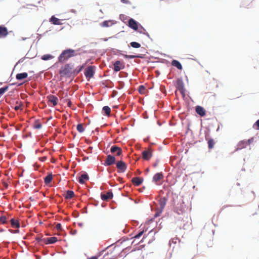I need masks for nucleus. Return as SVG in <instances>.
Instances as JSON below:
<instances>
[{
  "label": "nucleus",
  "instance_id": "nucleus-1",
  "mask_svg": "<svg viewBox=\"0 0 259 259\" xmlns=\"http://www.w3.org/2000/svg\"><path fill=\"white\" fill-rule=\"evenodd\" d=\"M79 55L80 54H78ZM78 55L76 51L71 48H67L63 50L58 57V61L61 63H64L71 57Z\"/></svg>",
  "mask_w": 259,
  "mask_h": 259
},
{
  "label": "nucleus",
  "instance_id": "nucleus-2",
  "mask_svg": "<svg viewBox=\"0 0 259 259\" xmlns=\"http://www.w3.org/2000/svg\"><path fill=\"white\" fill-rule=\"evenodd\" d=\"M73 67V64L67 63L62 67L59 71L61 76L70 77L72 76V70Z\"/></svg>",
  "mask_w": 259,
  "mask_h": 259
},
{
  "label": "nucleus",
  "instance_id": "nucleus-3",
  "mask_svg": "<svg viewBox=\"0 0 259 259\" xmlns=\"http://www.w3.org/2000/svg\"><path fill=\"white\" fill-rule=\"evenodd\" d=\"M130 28L139 32V28L145 31L144 27L138 21L132 18H129L127 24H126Z\"/></svg>",
  "mask_w": 259,
  "mask_h": 259
},
{
  "label": "nucleus",
  "instance_id": "nucleus-4",
  "mask_svg": "<svg viewBox=\"0 0 259 259\" xmlns=\"http://www.w3.org/2000/svg\"><path fill=\"white\" fill-rule=\"evenodd\" d=\"M175 85L176 89L179 90L183 98L186 96V90L185 88L184 83L182 77H179L177 78Z\"/></svg>",
  "mask_w": 259,
  "mask_h": 259
},
{
  "label": "nucleus",
  "instance_id": "nucleus-5",
  "mask_svg": "<svg viewBox=\"0 0 259 259\" xmlns=\"http://www.w3.org/2000/svg\"><path fill=\"white\" fill-rule=\"evenodd\" d=\"M175 85L176 89L179 90L183 98L186 96V90L185 88L184 83L182 77H179L177 78Z\"/></svg>",
  "mask_w": 259,
  "mask_h": 259
},
{
  "label": "nucleus",
  "instance_id": "nucleus-6",
  "mask_svg": "<svg viewBox=\"0 0 259 259\" xmlns=\"http://www.w3.org/2000/svg\"><path fill=\"white\" fill-rule=\"evenodd\" d=\"M96 67L95 66H89L84 70V74L85 77L89 79L93 78L96 72Z\"/></svg>",
  "mask_w": 259,
  "mask_h": 259
},
{
  "label": "nucleus",
  "instance_id": "nucleus-7",
  "mask_svg": "<svg viewBox=\"0 0 259 259\" xmlns=\"http://www.w3.org/2000/svg\"><path fill=\"white\" fill-rule=\"evenodd\" d=\"M115 164L118 173H123L125 171L127 165L125 162L120 160L117 161Z\"/></svg>",
  "mask_w": 259,
  "mask_h": 259
},
{
  "label": "nucleus",
  "instance_id": "nucleus-8",
  "mask_svg": "<svg viewBox=\"0 0 259 259\" xmlns=\"http://www.w3.org/2000/svg\"><path fill=\"white\" fill-rule=\"evenodd\" d=\"M116 162L115 157L112 155L108 154L102 164L105 166H108L115 164Z\"/></svg>",
  "mask_w": 259,
  "mask_h": 259
},
{
  "label": "nucleus",
  "instance_id": "nucleus-9",
  "mask_svg": "<svg viewBox=\"0 0 259 259\" xmlns=\"http://www.w3.org/2000/svg\"><path fill=\"white\" fill-rule=\"evenodd\" d=\"M121 56L125 59H132L134 58L144 59L146 58L145 54H138L137 55H126L122 54Z\"/></svg>",
  "mask_w": 259,
  "mask_h": 259
},
{
  "label": "nucleus",
  "instance_id": "nucleus-10",
  "mask_svg": "<svg viewBox=\"0 0 259 259\" xmlns=\"http://www.w3.org/2000/svg\"><path fill=\"white\" fill-rule=\"evenodd\" d=\"M47 98L50 104V106H55L58 104V99L56 96L52 95H50L47 97Z\"/></svg>",
  "mask_w": 259,
  "mask_h": 259
},
{
  "label": "nucleus",
  "instance_id": "nucleus-11",
  "mask_svg": "<svg viewBox=\"0 0 259 259\" xmlns=\"http://www.w3.org/2000/svg\"><path fill=\"white\" fill-rule=\"evenodd\" d=\"M89 180V176L88 173L85 171H82L80 177L77 179L78 182L81 184H84L85 181H88Z\"/></svg>",
  "mask_w": 259,
  "mask_h": 259
},
{
  "label": "nucleus",
  "instance_id": "nucleus-12",
  "mask_svg": "<svg viewBox=\"0 0 259 259\" xmlns=\"http://www.w3.org/2000/svg\"><path fill=\"white\" fill-rule=\"evenodd\" d=\"M195 111L200 117H204L206 115L205 109L201 106L197 105L195 106Z\"/></svg>",
  "mask_w": 259,
  "mask_h": 259
},
{
  "label": "nucleus",
  "instance_id": "nucleus-13",
  "mask_svg": "<svg viewBox=\"0 0 259 259\" xmlns=\"http://www.w3.org/2000/svg\"><path fill=\"white\" fill-rule=\"evenodd\" d=\"M164 178L163 174L162 172L156 173L153 177L152 182L158 185V182Z\"/></svg>",
  "mask_w": 259,
  "mask_h": 259
},
{
  "label": "nucleus",
  "instance_id": "nucleus-14",
  "mask_svg": "<svg viewBox=\"0 0 259 259\" xmlns=\"http://www.w3.org/2000/svg\"><path fill=\"white\" fill-rule=\"evenodd\" d=\"M116 23V21L112 20H104L100 23L103 27H108Z\"/></svg>",
  "mask_w": 259,
  "mask_h": 259
},
{
  "label": "nucleus",
  "instance_id": "nucleus-15",
  "mask_svg": "<svg viewBox=\"0 0 259 259\" xmlns=\"http://www.w3.org/2000/svg\"><path fill=\"white\" fill-rule=\"evenodd\" d=\"M7 28L4 25H0V38L6 37L8 35Z\"/></svg>",
  "mask_w": 259,
  "mask_h": 259
},
{
  "label": "nucleus",
  "instance_id": "nucleus-16",
  "mask_svg": "<svg viewBox=\"0 0 259 259\" xmlns=\"http://www.w3.org/2000/svg\"><path fill=\"white\" fill-rule=\"evenodd\" d=\"M113 197V194L112 190L108 191L106 194L101 193V198L103 200L111 199Z\"/></svg>",
  "mask_w": 259,
  "mask_h": 259
},
{
  "label": "nucleus",
  "instance_id": "nucleus-17",
  "mask_svg": "<svg viewBox=\"0 0 259 259\" xmlns=\"http://www.w3.org/2000/svg\"><path fill=\"white\" fill-rule=\"evenodd\" d=\"M143 158L146 160H149L152 156V151L150 150H144L142 152Z\"/></svg>",
  "mask_w": 259,
  "mask_h": 259
},
{
  "label": "nucleus",
  "instance_id": "nucleus-18",
  "mask_svg": "<svg viewBox=\"0 0 259 259\" xmlns=\"http://www.w3.org/2000/svg\"><path fill=\"white\" fill-rule=\"evenodd\" d=\"M144 181V179L142 177H134L132 182L134 183L136 186H139L141 185Z\"/></svg>",
  "mask_w": 259,
  "mask_h": 259
},
{
  "label": "nucleus",
  "instance_id": "nucleus-19",
  "mask_svg": "<svg viewBox=\"0 0 259 259\" xmlns=\"http://www.w3.org/2000/svg\"><path fill=\"white\" fill-rule=\"evenodd\" d=\"M50 22L53 25H62V23L61 22V20L56 18L55 15H53L49 19Z\"/></svg>",
  "mask_w": 259,
  "mask_h": 259
},
{
  "label": "nucleus",
  "instance_id": "nucleus-20",
  "mask_svg": "<svg viewBox=\"0 0 259 259\" xmlns=\"http://www.w3.org/2000/svg\"><path fill=\"white\" fill-rule=\"evenodd\" d=\"M84 68V65H79L72 70V76H75L81 72Z\"/></svg>",
  "mask_w": 259,
  "mask_h": 259
},
{
  "label": "nucleus",
  "instance_id": "nucleus-21",
  "mask_svg": "<svg viewBox=\"0 0 259 259\" xmlns=\"http://www.w3.org/2000/svg\"><path fill=\"white\" fill-rule=\"evenodd\" d=\"M246 143H245V140H242L238 142L236 147H235V151H238L243 148H244L246 147Z\"/></svg>",
  "mask_w": 259,
  "mask_h": 259
},
{
  "label": "nucleus",
  "instance_id": "nucleus-22",
  "mask_svg": "<svg viewBox=\"0 0 259 259\" xmlns=\"http://www.w3.org/2000/svg\"><path fill=\"white\" fill-rule=\"evenodd\" d=\"M171 64L172 66L176 67L179 70H182V69H183V66H182V64L181 63V62L179 61H178L177 60L173 59L171 61Z\"/></svg>",
  "mask_w": 259,
  "mask_h": 259
},
{
  "label": "nucleus",
  "instance_id": "nucleus-23",
  "mask_svg": "<svg viewBox=\"0 0 259 259\" xmlns=\"http://www.w3.org/2000/svg\"><path fill=\"white\" fill-rule=\"evenodd\" d=\"M28 77V73L27 72H22L17 73L16 75V78L18 80H22Z\"/></svg>",
  "mask_w": 259,
  "mask_h": 259
},
{
  "label": "nucleus",
  "instance_id": "nucleus-24",
  "mask_svg": "<svg viewBox=\"0 0 259 259\" xmlns=\"http://www.w3.org/2000/svg\"><path fill=\"white\" fill-rule=\"evenodd\" d=\"M116 151H117V152L116 153V155H120L121 154V153H122V150L121 149L116 146V145H113L111 146V148H110V151L112 152V153H113V152H116Z\"/></svg>",
  "mask_w": 259,
  "mask_h": 259
},
{
  "label": "nucleus",
  "instance_id": "nucleus-25",
  "mask_svg": "<svg viewBox=\"0 0 259 259\" xmlns=\"http://www.w3.org/2000/svg\"><path fill=\"white\" fill-rule=\"evenodd\" d=\"M167 201V199L166 197H162L160 199L159 202V208L161 210H163V209L166 205Z\"/></svg>",
  "mask_w": 259,
  "mask_h": 259
},
{
  "label": "nucleus",
  "instance_id": "nucleus-26",
  "mask_svg": "<svg viewBox=\"0 0 259 259\" xmlns=\"http://www.w3.org/2000/svg\"><path fill=\"white\" fill-rule=\"evenodd\" d=\"M113 67V70L114 72H117L120 70L119 65L120 64V61L117 60L114 62H112Z\"/></svg>",
  "mask_w": 259,
  "mask_h": 259
},
{
  "label": "nucleus",
  "instance_id": "nucleus-27",
  "mask_svg": "<svg viewBox=\"0 0 259 259\" xmlns=\"http://www.w3.org/2000/svg\"><path fill=\"white\" fill-rule=\"evenodd\" d=\"M111 112V108L108 106H104L102 108V114L104 116L109 115Z\"/></svg>",
  "mask_w": 259,
  "mask_h": 259
},
{
  "label": "nucleus",
  "instance_id": "nucleus-28",
  "mask_svg": "<svg viewBox=\"0 0 259 259\" xmlns=\"http://www.w3.org/2000/svg\"><path fill=\"white\" fill-rule=\"evenodd\" d=\"M58 240L56 237H52L45 238V243L47 244H52L56 243Z\"/></svg>",
  "mask_w": 259,
  "mask_h": 259
},
{
  "label": "nucleus",
  "instance_id": "nucleus-29",
  "mask_svg": "<svg viewBox=\"0 0 259 259\" xmlns=\"http://www.w3.org/2000/svg\"><path fill=\"white\" fill-rule=\"evenodd\" d=\"M205 139L207 141L208 147L209 149H211L214 147L215 142L212 138L208 139L207 135H205Z\"/></svg>",
  "mask_w": 259,
  "mask_h": 259
},
{
  "label": "nucleus",
  "instance_id": "nucleus-30",
  "mask_svg": "<svg viewBox=\"0 0 259 259\" xmlns=\"http://www.w3.org/2000/svg\"><path fill=\"white\" fill-rule=\"evenodd\" d=\"M107 51L109 53H113L114 55H122L121 52H123L119 50H117V49H114V48H109L107 49Z\"/></svg>",
  "mask_w": 259,
  "mask_h": 259
},
{
  "label": "nucleus",
  "instance_id": "nucleus-31",
  "mask_svg": "<svg viewBox=\"0 0 259 259\" xmlns=\"http://www.w3.org/2000/svg\"><path fill=\"white\" fill-rule=\"evenodd\" d=\"M53 175L50 173L44 178V182L46 184H49L52 180Z\"/></svg>",
  "mask_w": 259,
  "mask_h": 259
},
{
  "label": "nucleus",
  "instance_id": "nucleus-32",
  "mask_svg": "<svg viewBox=\"0 0 259 259\" xmlns=\"http://www.w3.org/2000/svg\"><path fill=\"white\" fill-rule=\"evenodd\" d=\"M11 223L13 227H16L19 229L20 227V224L18 221L15 220V219L12 218L11 219Z\"/></svg>",
  "mask_w": 259,
  "mask_h": 259
},
{
  "label": "nucleus",
  "instance_id": "nucleus-33",
  "mask_svg": "<svg viewBox=\"0 0 259 259\" xmlns=\"http://www.w3.org/2000/svg\"><path fill=\"white\" fill-rule=\"evenodd\" d=\"M74 192L71 190H68L66 192V194L65 196L66 199H71L74 196Z\"/></svg>",
  "mask_w": 259,
  "mask_h": 259
},
{
  "label": "nucleus",
  "instance_id": "nucleus-34",
  "mask_svg": "<svg viewBox=\"0 0 259 259\" xmlns=\"http://www.w3.org/2000/svg\"><path fill=\"white\" fill-rule=\"evenodd\" d=\"M54 58V56H53L52 55L49 54H45V55L41 56V59L42 60H44V61H47V60L52 59Z\"/></svg>",
  "mask_w": 259,
  "mask_h": 259
},
{
  "label": "nucleus",
  "instance_id": "nucleus-35",
  "mask_svg": "<svg viewBox=\"0 0 259 259\" xmlns=\"http://www.w3.org/2000/svg\"><path fill=\"white\" fill-rule=\"evenodd\" d=\"M33 57H29V56H28V53H27V54H26V55L25 56V57H23V58H21V59H20V60H19V61L16 63V64H15V67H16V66L17 65H18L19 64L22 63V62L24 61V60H25V59H26V58H30H30H33Z\"/></svg>",
  "mask_w": 259,
  "mask_h": 259
},
{
  "label": "nucleus",
  "instance_id": "nucleus-36",
  "mask_svg": "<svg viewBox=\"0 0 259 259\" xmlns=\"http://www.w3.org/2000/svg\"><path fill=\"white\" fill-rule=\"evenodd\" d=\"M130 45L131 47L135 49H138L141 47V44L137 41H132Z\"/></svg>",
  "mask_w": 259,
  "mask_h": 259
},
{
  "label": "nucleus",
  "instance_id": "nucleus-37",
  "mask_svg": "<svg viewBox=\"0 0 259 259\" xmlns=\"http://www.w3.org/2000/svg\"><path fill=\"white\" fill-rule=\"evenodd\" d=\"M8 85H6L0 88V98L8 91Z\"/></svg>",
  "mask_w": 259,
  "mask_h": 259
},
{
  "label": "nucleus",
  "instance_id": "nucleus-38",
  "mask_svg": "<svg viewBox=\"0 0 259 259\" xmlns=\"http://www.w3.org/2000/svg\"><path fill=\"white\" fill-rule=\"evenodd\" d=\"M76 129L77 131L80 133H83L84 131V127H83V125L80 123L77 124Z\"/></svg>",
  "mask_w": 259,
  "mask_h": 259
},
{
  "label": "nucleus",
  "instance_id": "nucleus-39",
  "mask_svg": "<svg viewBox=\"0 0 259 259\" xmlns=\"http://www.w3.org/2000/svg\"><path fill=\"white\" fill-rule=\"evenodd\" d=\"M145 231L144 230H140L134 236V238L138 239L140 238L143 234L144 233Z\"/></svg>",
  "mask_w": 259,
  "mask_h": 259
},
{
  "label": "nucleus",
  "instance_id": "nucleus-40",
  "mask_svg": "<svg viewBox=\"0 0 259 259\" xmlns=\"http://www.w3.org/2000/svg\"><path fill=\"white\" fill-rule=\"evenodd\" d=\"M42 127L41 123L38 121H35L33 125V128L34 129H40Z\"/></svg>",
  "mask_w": 259,
  "mask_h": 259
},
{
  "label": "nucleus",
  "instance_id": "nucleus-41",
  "mask_svg": "<svg viewBox=\"0 0 259 259\" xmlns=\"http://www.w3.org/2000/svg\"><path fill=\"white\" fill-rule=\"evenodd\" d=\"M119 19L124 23L126 24L124 21L127 19H129V17L124 14H120Z\"/></svg>",
  "mask_w": 259,
  "mask_h": 259
},
{
  "label": "nucleus",
  "instance_id": "nucleus-42",
  "mask_svg": "<svg viewBox=\"0 0 259 259\" xmlns=\"http://www.w3.org/2000/svg\"><path fill=\"white\" fill-rule=\"evenodd\" d=\"M0 222L3 224H5L7 222V218L6 215H2L0 217Z\"/></svg>",
  "mask_w": 259,
  "mask_h": 259
},
{
  "label": "nucleus",
  "instance_id": "nucleus-43",
  "mask_svg": "<svg viewBox=\"0 0 259 259\" xmlns=\"http://www.w3.org/2000/svg\"><path fill=\"white\" fill-rule=\"evenodd\" d=\"M145 87L144 85H140L139 87L138 91L140 94H144V92L145 90Z\"/></svg>",
  "mask_w": 259,
  "mask_h": 259
},
{
  "label": "nucleus",
  "instance_id": "nucleus-44",
  "mask_svg": "<svg viewBox=\"0 0 259 259\" xmlns=\"http://www.w3.org/2000/svg\"><path fill=\"white\" fill-rule=\"evenodd\" d=\"M111 245H109L108 246H107V247L105 248L103 250H102V251H100L99 252H98V253L96 255H95V256L96 257H98V259L99 258V257H100L103 253V252L107 249Z\"/></svg>",
  "mask_w": 259,
  "mask_h": 259
},
{
  "label": "nucleus",
  "instance_id": "nucleus-45",
  "mask_svg": "<svg viewBox=\"0 0 259 259\" xmlns=\"http://www.w3.org/2000/svg\"><path fill=\"white\" fill-rule=\"evenodd\" d=\"M253 128L259 130V119H257L253 125Z\"/></svg>",
  "mask_w": 259,
  "mask_h": 259
},
{
  "label": "nucleus",
  "instance_id": "nucleus-46",
  "mask_svg": "<svg viewBox=\"0 0 259 259\" xmlns=\"http://www.w3.org/2000/svg\"><path fill=\"white\" fill-rule=\"evenodd\" d=\"M128 73L125 72H120L119 74V76L121 78L127 77Z\"/></svg>",
  "mask_w": 259,
  "mask_h": 259
},
{
  "label": "nucleus",
  "instance_id": "nucleus-47",
  "mask_svg": "<svg viewBox=\"0 0 259 259\" xmlns=\"http://www.w3.org/2000/svg\"><path fill=\"white\" fill-rule=\"evenodd\" d=\"M139 33L140 34H143L144 35H146L149 38H150L151 40H152V39L150 37V35L149 34V33L147 32H146V30L144 31V32L142 30H139Z\"/></svg>",
  "mask_w": 259,
  "mask_h": 259
},
{
  "label": "nucleus",
  "instance_id": "nucleus-48",
  "mask_svg": "<svg viewBox=\"0 0 259 259\" xmlns=\"http://www.w3.org/2000/svg\"><path fill=\"white\" fill-rule=\"evenodd\" d=\"M118 83V87L117 89L119 90L122 89L124 86V82L122 81H119Z\"/></svg>",
  "mask_w": 259,
  "mask_h": 259
},
{
  "label": "nucleus",
  "instance_id": "nucleus-49",
  "mask_svg": "<svg viewBox=\"0 0 259 259\" xmlns=\"http://www.w3.org/2000/svg\"><path fill=\"white\" fill-rule=\"evenodd\" d=\"M56 228L58 231L64 232L62 228V225L60 223H57L56 226Z\"/></svg>",
  "mask_w": 259,
  "mask_h": 259
},
{
  "label": "nucleus",
  "instance_id": "nucleus-50",
  "mask_svg": "<svg viewBox=\"0 0 259 259\" xmlns=\"http://www.w3.org/2000/svg\"><path fill=\"white\" fill-rule=\"evenodd\" d=\"M86 53L93 54L94 55L96 54V51L93 49L90 50L89 51H83V54H86Z\"/></svg>",
  "mask_w": 259,
  "mask_h": 259
},
{
  "label": "nucleus",
  "instance_id": "nucleus-51",
  "mask_svg": "<svg viewBox=\"0 0 259 259\" xmlns=\"http://www.w3.org/2000/svg\"><path fill=\"white\" fill-rule=\"evenodd\" d=\"M163 210H161L159 208L158 211L156 212L155 213L154 215V218L158 217L160 215L161 212H162Z\"/></svg>",
  "mask_w": 259,
  "mask_h": 259
},
{
  "label": "nucleus",
  "instance_id": "nucleus-52",
  "mask_svg": "<svg viewBox=\"0 0 259 259\" xmlns=\"http://www.w3.org/2000/svg\"><path fill=\"white\" fill-rule=\"evenodd\" d=\"M254 140V137H251L248 139L247 140H245V143H246V145H250Z\"/></svg>",
  "mask_w": 259,
  "mask_h": 259
},
{
  "label": "nucleus",
  "instance_id": "nucleus-53",
  "mask_svg": "<svg viewBox=\"0 0 259 259\" xmlns=\"http://www.w3.org/2000/svg\"><path fill=\"white\" fill-rule=\"evenodd\" d=\"M9 231L12 233V234H17V233H19L20 231H19V229L17 228V230H12V229H9Z\"/></svg>",
  "mask_w": 259,
  "mask_h": 259
},
{
  "label": "nucleus",
  "instance_id": "nucleus-54",
  "mask_svg": "<svg viewBox=\"0 0 259 259\" xmlns=\"http://www.w3.org/2000/svg\"><path fill=\"white\" fill-rule=\"evenodd\" d=\"M87 48H89L88 45H84V46H83L82 47H81V48H79L78 51H82V53H83V51H85L84 50V49H86Z\"/></svg>",
  "mask_w": 259,
  "mask_h": 259
},
{
  "label": "nucleus",
  "instance_id": "nucleus-55",
  "mask_svg": "<svg viewBox=\"0 0 259 259\" xmlns=\"http://www.w3.org/2000/svg\"><path fill=\"white\" fill-rule=\"evenodd\" d=\"M48 32V31H46L45 32H44V33L42 34H37L38 35V36L37 37V41L39 40L41 38V37L44 35H45L46 34V33ZM38 41H37V42Z\"/></svg>",
  "mask_w": 259,
  "mask_h": 259
},
{
  "label": "nucleus",
  "instance_id": "nucleus-56",
  "mask_svg": "<svg viewBox=\"0 0 259 259\" xmlns=\"http://www.w3.org/2000/svg\"><path fill=\"white\" fill-rule=\"evenodd\" d=\"M190 122H188L187 125V131L186 132V134H187L189 131H191V132L192 133V131H191L190 128Z\"/></svg>",
  "mask_w": 259,
  "mask_h": 259
},
{
  "label": "nucleus",
  "instance_id": "nucleus-57",
  "mask_svg": "<svg viewBox=\"0 0 259 259\" xmlns=\"http://www.w3.org/2000/svg\"><path fill=\"white\" fill-rule=\"evenodd\" d=\"M121 2L123 4L131 5L132 3L128 0H120Z\"/></svg>",
  "mask_w": 259,
  "mask_h": 259
},
{
  "label": "nucleus",
  "instance_id": "nucleus-58",
  "mask_svg": "<svg viewBox=\"0 0 259 259\" xmlns=\"http://www.w3.org/2000/svg\"><path fill=\"white\" fill-rule=\"evenodd\" d=\"M119 66H120V70L121 69H123L125 67V64L124 63H121L120 62V64L119 65Z\"/></svg>",
  "mask_w": 259,
  "mask_h": 259
},
{
  "label": "nucleus",
  "instance_id": "nucleus-59",
  "mask_svg": "<svg viewBox=\"0 0 259 259\" xmlns=\"http://www.w3.org/2000/svg\"><path fill=\"white\" fill-rule=\"evenodd\" d=\"M97 44L96 42H91L89 45H88V47H92L93 45H96Z\"/></svg>",
  "mask_w": 259,
  "mask_h": 259
},
{
  "label": "nucleus",
  "instance_id": "nucleus-60",
  "mask_svg": "<svg viewBox=\"0 0 259 259\" xmlns=\"http://www.w3.org/2000/svg\"><path fill=\"white\" fill-rule=\"evenodd\" d=\"M159 162V160L158 159H157L156 162L153 164V166L154 167H156Z\"/></svg>",
  "mask_w": 259,
  "mask_h": 259
},
{
  "label": "nucleus",
  "instance_id": "nucleus-61",
  "mask_svg": "<svg viewBox=\"0 0 259 259\" xmlns=\"http://www.w3.org/2000/svg\"><path fill=\"white\" fill-rule=\"evenodd\" d=\"M40 159V160L41 161H46L47 159V156H44L42 158H41Z\"/></svg>",
  "mask_w": 259,
  "mask_h": 259
},
{
  "label": "nucleus",
  "instance_id": "nucleus-62",
  "mask_svg": "<svg viewBox=\"0 0 259 259\" xmlns=\"http://www.w3.org/2000/svg\"><path fill=\"white\" fill-rule=\"evenodd\" d=\"M85 122H86V124L87 125H89L90 123V120L87 117L85 119Z\"/></svg>",
  "mask_w": 259,
  "mask_h": 259
},
{
  "label": "nucleus",
  "instance_id": "nucleus-63",
  "mask_svg": "<svg viewBox=\"0 0 259 259\" xmlns=\"http://www.w3.org/2000/svg\"><path fill=\"white\" fill-rule=\"evenodd\" d=\"M145 246V244H142V245H140L139 246V249L140 250H141L143 248H144Z\"/></svg>",
  "mask_w": 259,
  "mask_h": 259
},
{
  "label": "nucleus",
  "instance_id": "nucleus-64",
  "mask_svg": "<svg viewBox=\"0 0 259 259\" xmlns=\"http://www.w3.org/2000/svg\"><path fill=\"white\" fill-rule=\"evenodd\" d=\"M87 259H98V257H96L95 256H92L90 257H88Z\"/></svg>",
  "mask_w": 259,
  "mask_h": 259
}]
</instances>
